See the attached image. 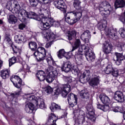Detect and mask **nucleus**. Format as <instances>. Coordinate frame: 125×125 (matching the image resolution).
Here are the masks:
<instances>
[{"label":"nucleus","mask_w":125,"mask_h":125,"mask_svg":"<svg viewBox=\"0 0 125 125\" xmlns=\"http://www.w3.org/2000/svg\"><path fill=\"white\" fill-rule=\"evenodd\" d=\"M51 26L58 28L60 27V21H55V20L51 17L50 14L47 22L43 23L40 27L41 30L42 31L41 32V34L43 35V38L45 39L46 41L47 42H48V41H51V40H54L56 38V35H55L53 32H51V30H49L48 31H46V30H48Z\"/></svg>","instance_id":"nucleus-1"},{"label":"nucleus","mask_w":125,"mask_h":125,"mask_svg":"<svg viewBox=\"0 0 125 125\" xmlns=\"http://www.w3.org/2000/svg\"><path fill=\"white\" fill-rule=\"evenodd\" d=\"M67 83L65 84H60L55 90L54 95L58 96L59 94H61L62 97L66 98L68 95V93L71 92V88L74 87L77 83L75 80H73V77H66L65 79Z\"/></svg>","instance_id":"nucleus-2"},{"label":"nucleus","mask_w":125,"mask_h":125,"mask_svg":"<svg viewBox=\"0 0 125 125\" xmlns=\"http://www.w3.org/2000/svg\"><path fill=\"white\" fill-rule=\"evenodd\" d=\"M47 74L43 70H39L36 74V77L40 82L45 81L48 83H51L52 82L57 78L58 72L56 68H53L52 66H49L47 69Z\"/></svg>","instance_id":"nucleus-3"},{"label":"nucleus","mask_w":125,"mask_h":125,"mask_svg":"<svg viewBox=\"0 0 125 125\" xmlns=\"http://www.w3.org/2000/svg\"><path fill=\"white\" fill-rule=\"evenodd\" d=\"M90 76V72L89 70H85L81 73L79 78V82L81 83H85V80L89 83V85L92 87L98 86L100 83V76L94 75L91 78Z\"/></svg>","instance_id":"nucleus-4"},{"label":"nucleus","mask_w":125,"mask_h":125,"mask_svg":"<svg viewBox=\"0 0 125 125\" xmlns=\"http://www.w3.org/2000/svg\"><path fill=\"white\" fill-rule=\"evenodd\" d=\"M77 35H78V31L74 28L68 30L66 33V38L69 42V43L72 45V49L70 51L72 53L73 51L77 49V48H81L83 45L81 46V40L77 39Z\"/></svg>","instance_id":"nucleus-5"},{"label":"nucleus","mask_w":125,"mask_h":125,"mask_svg":"<svg viewBox=\"0 0 125 125\" xmlns=\"http://www.w3.org/2000/svg\"><path fill=\"white\" fill-rule=\"evenodd\" d=\"M36 13L32 11L27 12L24 9H21L19 12L18 19L21 22H25L27 19H34Z\"/></svg>","instance_id":"nucleus-6"},{"label":"nucleus","mask_w":125,"mask_h":125,"mask_svg":"<svg viewBox=\"0 0 125 125\" xmlns=\"http://www.w3.org/2000/svg\"><path fill=\"white\" fill-rule=\"evenodd\" d=\"M82 15L80 16L79 14H73L72 12H68L65 15V21L69 25H74L78 21H80Z\"/></svg>","instance_id":"nucleus-7"},{"label":"nucleus","mask_w":125,"mask_h":125,"mask_svg":"<svg viewBox=\"0 0 125 125\" xmlns=\"http://www.w3.org/2000/svg\"><path fill=\"white\" fill-rule=\"evenodd\" d=\"M14 78L15 80H16L17 82H13V84L15 87L20 89V90L16 91L14 93H12L11 96L13 98H18L19 95H20L21 92H22V86L24 85V84L22 83V79L20 78L18 75H15Z\"/></svg>","instance_id":"nucleus-8"},{"label":"nucleus","mask_w":125,"mask_h":125,"mask_svg":"<svg viewBox=\"0 0 125 125\" xmlns=\"http://www.w3.org/2000/svg\"><path fill=\"white\" fill-rule=\"evenodd\" d=\"M103 5L104 8L102 7H100L99 8L100 14L102 16L108 17V16L110 15L111 11H113V8L111 6V4L106 1L103 2Z\"/></svg>","instance_id":"nucleus-9"},{"label":"nucleus","mask_w":125,"mask_h":125,"mask_svg":"<svg viewBox=\"0 0 125 125\" xmlns=\"http://www.w3.org/2000/svg\"><path fill=\"white\" fill-rule=\"evenodd\" d=\"M82 48H83L84 56L89 62H93L95 60V54L94 52L90 50L89 46L83 45Z\"/></svg>","instance_id":"nucleus-10"},{"label":"nucleus","mask_w":125,"mask_h":125,"mask_svg":"<svg viewBox=\"0 0 125 125\" xmlns=\"http://www.w3.org/2000/svg\"><path fill=\"white\" fill-rule=\"evenodd\" d=\"M50 15V12L48 11L47 10L45 9L44 12L43 14H41L39 15H37L36 14L35 16L34 17V20H36L37 21H41V23L40 26V28L41 29V26L42 25L43 23H45V22H47V21L49 19V16Z\"/></svg>","instance_id":"nucleus-11"},{"label":"nucleus","mask_w":125,"mask_h":125,"mask_svg":"<svg viewBox=\"0 0 125 125\" xmlns=\"http://www.w3.org/2000/svg\"><path fill=\"white\" fill-rule=\"evenodd\" d=\"M104 33L108 38L112 39V40H116L119 39V35L118 32L113 29L112 27H107L104 29Z\"/></svg>","instance_id":"nucleus-12"},{"label":"nucleus","mask_w":125,"mask_h":125,"mask_svg":"<svg viewBox=\"0 0 125 125\" xmlns=\"http://www.w3.org/2000/svg\"><path fill=\"white\" fill-rule=\"evenodd\" d=\"M53 4L56 8L60 9L64 14L67 12V5L63 0H55L53 2Z\"/></svg>","instance_id":"nucleus-13"},{"label":"nucleus","mask_w":125,"mask_h":125,"mask_svg":"<svg viewBox=\"0 0 125 125\" xmlns=\"http://www.w3.org/2000/svg\"><path fill=\"white\" fill-rule=\"evenodd\" d=\"M82 2L80 0H74L73 5L74 8L75 9V10L71 11L73 14H79L80 16H83V8L81 5Z\"/></svg>","instance_id":"nucleus-14"},{"label":"nucleus","mask_w":125,"mask_h":125,"mask_svg":"<svg viewBox=\"0 0 125 125\" xmlns=\"http://www.w3.org/2000/svg\"><path fill=\"white\" fill-rule=\"evenodd\" d=\"M73 55H74V54L72 53V51H70L69 52H66L64 49L60 50L58 52V57L59 59L65 57L67 60H69Z\"/></svg>","instance_id":"nucleus-15"},{"label":"nucleus","mask_w":125,"mask_h":125,"mask_svg":"<svg viewBox=\"0 0 125 125\" xmlns=\"http://www.w3.org/2000/svg\"><path fill=\"white\" fill-rule=\"evenodd\" d=\"M125 91H117L114 93L113 98L117 102L122 103L124 102Z\"/></svg>","instance_id":"nucleus-16"},{"label":"nucleus","mask_w":125,"mask_h":125,"mask_svg":"<svg viewBox=\"0 0 125 125\" xmlns=\"http://www.w3.org/2000/svg\"><path fill=\"white\" fill-rule=\"evenodd\" d=\"M29 2L32 7H36L39 4V3L49 5L52 2V0H29Z\"/></svg>","instance_id":"nucleus-17"},{"label":"nucleus","mask_w":125,"mask_h":125,"mask_svg":"<svg viewBox=\"0 0 125 125\" xmlns=\"http://www.w3.org/2000/svg\"><path fill=\"white\" fill-rule=\"evenodd\" d=\"M67 101L68 103H71V104H69V105L71 107H74L75 105H77L78 104V97L74 93H71L68 95Z\"/></svg>","instance_id":"nucleus-18"},{"label":"nucleus","mask_w":125,"mask_h":125,"mask_svg":"<svg viewBox=\"0 0 125 125\" xmlns=\"http://www.w3.org/2000/svg\"><path fill=\"white\" fill-rule=\"evenodd\" d=\"M91 38V35L90 34V31L88 30H86L81 36V39L85 43H88L89 42V40Z\"/></svg>","instance_id":"nucleus-19"},{"label":"nucleus","mask_w":125,"mask_h":125,"mask_svg":"<svg viewBox=\"0 0 125 125\" xmlns=\"http://www.w3.org/2000/svg\"><path fill=\"white\" fill-rule=\"evenodd\" d=\"M124 58L123 53L116 52L113 60L115 61L116 64L117 65V66H120V65L122 64V61H124Z\"/></svg>","instance_id":"nucleus-20"},{"label":"nucleus","mask_w":125,"mask_h":125,"mask_svg":"<svg viewBox=\"0 0 125 125\" xmlns=\"http://www.w3.org/2000/svg\"><path fill=\"white\" fill-rule=\"evenodd\" d=\"M24 110L26 113L32 114V113H34L37 111V107L32 103H28L25 104Z\"/></svg>","instance_id":"nucleus-21"},{"label":"nucleus","mask_w":125,"mask_h":125,"mask_svg":"<svg viewBox=\"0 0 125 125\" xmlns=\"http://www.w3.org/2000/svg\"><path fill=\"white\" fill-rule=\"evenodd\" d=\"M112 50H113V46L112 45L107 42L104 43L102 47V51L104 52V54H105V55L110 54Z\"/></svg>","instance_id":"nucleus-22"},{"label":"nucleus","mask_w":125,"mask_h":125,"mask_svg":"<svg viewBox=\"0 0 125 125\" xmlns=\"http://www.w3.org/2000/svg\"><path fill=\"white\" fill-rule=\"evenodd\" d=\"M72 68L73 65L69 62H63L61 66L62 71L65 73H69Z\"/></svg>","instance_id":"nucleus-23"},{"label":"nucleus","mask_w":125,"mask_h":125,"mask_svg":"<svg viewBox=\"0 0 125 125\" xmlns=\"http://www.w3.org/2000/svg\"><path fill=\"white\" fill-rule=\"evenodd\" d=\"M34 55L35 57H37L38 55L41 56V55H46V50L43 47H39L35 52L34 53Z\"/></svg>","instance_id":"nucleus-24"},{"label":"nucleus","mask_w":125,"mask_h":125,"mask_svg":"<svg viewBox=\"0 0 125 125\" xmlns=\"http://www.w3.org/2000/svg\"><path fill=\"white\" fill-rule=\"evenodd\" d=\"M80 96L84 102V103L87 102V101L89 100V93L85 90H82L80 92Z\"/></svg>","instance_id":"nucleus-25"},{"label":"nucleus","mask_w":125,"mask_h":125,"mask_svg":"<svg viewBox=\"0 0 125 125\" xmlns=\"http://www.w3.org/2000/svg\"><path fill=\"white\" fill-rule=\"evenodd\" d=\"M99 98L103 104L109 105L111 103V100H110L108 96L105 94H101L99 95Z\"/></svg>","instance_id":"nucleus-26"},{"label":"nucleus","mask_w":125,"mask_h":125,"mask_svg":"<svg viewBox=\"0 0 125 125\" xmlns=\"http://www.w3.org/2000/svg\"><path fill=\"white\" fill-rule=\"evenodd\" d=\"M83 46L79 48L77 54L75 55V59H77L79 61H82V60H83Z\"/></svg>","instance_id":"nucleus-27"},{"label":"nucleus","mask_w":125,"mask_h":125,"mask_svg":"<svg viewBox=\"0 0 125 125\" xmlns=\"http://www.w3.org/2000/svg\"><path fill=\"white\" fill-rule=\"evenodd\" d=\"M35 105L37 110L38 109V107H39L40 109H46V105L44 104V101L43 99L39 98Z\"/></svg>","instance_id":"nucleus-28"},{"label":"nucleus","mask_w":125,"mask_h":125,"mask_svg":"<svg viewBox=\"0 0 125 125\" xmlns=\"http://www.w3.org/2000/svg\"><path fill=\"white\" fill-rule=\"evenodd\" d=\"M125 1L124 0H115L114 2V7L115 9L123 8L125 7Z\"/></svg>","instance_id":"nucleus-29"},{"label":"nucleus","mask_w":125,"mask_h":125,"mask_svg":"<svg viewBox=\"0 0 125 125\" xmlns=\"http://www.w3.org/2000/svg\"><path fill=\"white\" fill-rule=\"evenodd\" d=\"M96 104L97 105V109L102 110V111H103L104 112H107V111L110 109V106H109V104H101L99 102H97Z\"/></svg>","instance_id":"nucleus-30"},{"label":"nucleus","mask_w":125,"mask_h":125,"mask_svg":"<svg viewBox=\"0 0 125 125\" xmlns=\"http://www.w3.org/2000/svg\"><path fill=\"white\" fill-rule=\"evenodd\" d=\"M17 21H18V19L14 15L10 14L8 15V22L9 24H11L12 25H14L17 23Z\"/></svg>","instance_id":"nucleus-31"},{"label":"nucleus","mask_w":125,"mask_h":125,"mask_svg":"<svg viewBox=\"0 0 125 125\" xmlns=\"http://www.w3.org/2000/svg\"><path fill=\"white\" fill-rule=\"evenodd\" d=\"M10 74V71L8 69H3L0 71V77L3 80H5L9 78Z\"/></svg>","instance_id":"nucleus-32"},{"label":"nucleus","mask_w":125,"mask_h":125,"mask_svg":"<svg viewBox=\"0 0 125 125\" xmlns=\"http://www.w3.org/2000/svg\"><path fill=\"white\" fill-rule=\"evenodd\" d=\"M85 122V118L83 115H81L78 118H76L75 123L76 125H83Z\"/></svg>","instance_id":"nucleus-33"},{"label":"nucleus","mask_w":125,"mask_h":125,"mask_svg":"<svg viewBox=\"0 0 125 125\" xmlns=\"http://www.w3.org/2000/svg\"><path fill=\"white\" fill-rule=\"evenodd\" d=\"M27 101H28V103H32L34 104V105H36L37 103L38 102V99L34 95H28L26 98Z\"/></svg>","instance_id":"nucleus-34"},{"label":"nucleus","mask_w":125,"mask_h":125,"mask_svg":"<svg viewBox=\"0 0 125 125\" xmlns=\"http://www.w3.org/2000/svg\"><path fill=\"white\" fill-rule=\"evenodd\" d=\"M28 46L31 51H36L38 48V44L34 41H30L28 42Z\"/></svg>","instance_id":"nucleus-35"},{"label":"nucleus","mask_w":125,"mask_h":125,"mask_svg":"<svg viewBox=\"0 0 125 125\" xmlns=\"http://www.w3.org/2000/svg\"><path fill=\"white\" fill-rule=\"evenodd\" d=\"M11 46L14 55H15V54L17 55H21L22 50L20 48H19V47H18L13 44H11Z\"/></svg>","instance_id":"nucleus-36"},{"label":"nucleus","mask_w":125,"mask_h":125,"mask_svg":"<svg viewBox=\"0 0 125 125\" xmlns=\"http://www.w3.org/2000/svg\"><path fill=\"white\" fill-rule=\"evenodd\" d=\"M24 39L25 38L22 35H16L14 37V40L16 43H22L24 42Z\"/></svg>","instance_id":"nucleus-37"},{"label":"nucleus","mask_w":125,"mask_h":125,"mask_svg":"<svg viewBox=\"0 0 125 125\" xmlns=\"http://www.w3.org/2000/svg\"><path fill=\"white\" fill-rule=\"evenodd\" d=\"M2 4H4L6 3V8L9 10V11H12L13 8H12V3L11 1H6V0H1Z\"/></svg>","instance_id":"nucleus-38"},{"label":"nucleus","mask_w":125,"mask_h":125,"mask_svg":"<svg viewBox=\"0 0 125 125\" xmlns=\"http://www.w3.org/2000/svg\"><path fill=\"white\" fill-rule=\"evenodd\" d=\"M50 109L52 112H54V111L57 110H61V106L58 105L55 103H52L50 106Z\"/></svg>","instance_id":"nucleus-39"},{"label":"nucleus","mask_w":125,"mask_h":125,"mask_svg":"<svg viewBox=\"0 0 125 125\" xmlns=\"http://www.w3.org/2000/svg\"><path fill=\"white\" fill-rule=\"evenodd\" d=\"M110 110L115 113H124V109L120 106H113L111 107Z\"/></svg>","instance_id":"nucleus-40"},{"label":"nucleus","mask_w":125,"mask_h":125,"mask_svg":"<svg viewBox=\"0 0 125 125\" xmlns=\"http://www.w3.org/2000/svg\"><path fill=\"white\" fill-rule=\"evenodd\" d=\"M113 66L111 64H108L105 68L104 69V71L105 74L109 75V74H111L112 72H113Z\"/></svg>","instance_id":"nucleus-41"},{"label":"nucleus","mask_w":125,"mask_h":125,"mask_svg":"<svg viewBox=\"0 0 125 125\" xmlns=\"http://www.w3.org/2000/svg\"><path fill=\"white\" fill-rule=\"evenodd\" d=\"M117 47L119 51H123V50H125V42H123L119 43L117 45Z\"/></svg>","instance_id":"nucleus-42"},{"label":"nucleus","mask_w":125,"mask_h":125,"mask_svg":"<svg viewBox=\"0 0 125 125\" xmlns=\"http://www.w3.org/2000/svg\"><path fill=\"white\" fill-rule=\"evenodd\" d=\"M44 91L47 94H50L53 92V88L49 85H47L44 88Z\"/></svg>","instance_id":"nucleus-43"},{"label":"nucleus","mask_w":125,"mask_h":125,"mask_svg":"<svg viewBox=\"0 0 125 125\" xmlns=\"http://www.w3.org/2000/svg\"><path fill=\"white\" fill-rule=\"evenodd\" d=\"M4 41L6 43H8V44H11V43H12V41L11 40V39H10V36L7 34L5 35Z\"/></svg>","instance_id":"nucleus-44"},{"label":"nucleus","mask_w":125,"mask_h":125,"mask_svg":"<svg viewBox=\"0 0 125 125\" xmlns=\"http://www.w3.org/2000/svg\"><path fill=\"white\" fill-rule=\"evenodd\" d=\"M21 9V6L18 3L15 4L14 10L16 13H18V18L19 15V13L20 12V10Z\"/></svg>","instance_id":"nucleus-45"},{"label":"nucleus","mask_w":125,"mask_h":125,"mask_svg":"<svg viewBox=\"0 0 125 125\" xmlns=\"http://www.w3.org/2000/svg\"><path fill=\"white\" fill-rule=\"evenodd\" d=\"M16 57L13 58V59H14V61L16 62V61L18 62V63H20V64H22V58L20 56V55H17Z\"/></svg>","instance_id":"nucleus-46"},{"label":"nucleus","mask_w":125,"mask_h":125,"mask_svg":"<svg viewBox=\"0 0 125 125\" xmlns=\"http://www.w3.org/2000/svg\"><path fill=\"white\" fill-rule=\"evenodd\" d=\"M107 27V24L104 23H101L98 25V29L100 31H104L106 27Z\"/></svg>","instance_id":"nucleus-47"},{"label":"nucleus","mask_w":125,"mask_h":125,"mask_svg":"<svg viewBox=\"0 0 125 125\" xmlns=\"http://www.w3.org/2000/svg\"><path fill=\"white\" fill-rule=\"evenodd\" d=\"M119 33L121 35V37L123 38V39H125V29L124 28H120L119 30Z\"/></svg>","instance_id":"nucleus-48"},{"label":"nucleus","mask_w":125,"mask_h":125,"mask_svg":"<svg viewBox=\"0 0 125 125\" xmlns=\"http://www.w3.org/2000/svg\"><path fill=\"white\" fill-rule=\"evenodd\" d=\"M73 115H74L73 119H75V120L79 118L80 116H82V115L80 114V111L79 110H74Z\"/></svg>","instance_id":"nucleus-49"},{"label":"nucleus","mask_w":125,"mask_h":125,"mask_svg":"<svg viewBox=\"0 0 125 125\" xmlns=\"http://www.w3.org/2000/svg\"><path fill=\"white\" fill-rule=\"evenodd\" d=\"M113 77H118L119 76V70L117 68H113L112 72H111Z\"/></svg>","instance_id":"nucleus-50"},{"label":"nucleus","mask_w":125,"mask_h":125,"mask_svg":"<svg viewBox=\"0 0 125 125\" xmlns=\"http://www.w3.org/2000/svg\"><path fill=\"white\" fill-rule=\"evenodd\" d=\"M40 56H41V57H39V59L37 58V62H43V60L45 59L46 55L44 56V55H40Z\"/></svg>","instance_id":"nucleus-51"},{"label":"nucleus","mask_w":125,"mask_h":125,"mask_svg":"<svg viewBox=\"0 0 125 125\" xmlns=\"http://www.w3.org/2000/svg\"><path fill=\"white\" fill-rule=\"evenodd\" d=\"M72 73L74 74L75 76H79V74L80 73V70H79V68H73L72 70Z\"/></svg>","instance_id":"nucleus-52"},{"label":"nucleus","mask_w":125,"mask_h":125,"mask_svg":"<svg viewBox=\"0 0 125 125\" xmlns=\"http://www.w3.org/2000/svg\"><path fill=\"white\" fill-rule=\"evenodd\" d=\"M46 61H47L48 64H49V62H53L54 61V60H53V58H52V57L50 56V57L46 58Z\"/></svg>","instance_id":"nucleus-53"},{"label":"nucleus","mask_w":125,"mask_h":125,"mask_svg":"<svg viewBox=\"0 0 125 125\" xmlns=\"http://www.w3.org/2000/svg\"><path fill=\"white\" fill-rule=\"evenodd\" d=\"M26 27V25L24 23H20L19 25V29L20 30H24V28Z\"/></svg>","instance_id":"nucleus-54"},{"label":"nucleus","mask_w":125,"mask_h":125,"mask_svg":"<svg viewBox=\"0 0 125 125\" xmlns=\"http://www.w3.org/2000/svg\"><path fill=\"white\" fill-rule=\"evenodd\" d=\"M13 59V58L9 60V67H11L12 65H13V64H14L16 62L15 61L14 62H13V61H14V59Z\"/></svg>","instance_id":"nucleus-55"},{"label":"nucleus","mask_w":125,"mask_h":125,"mask_svg":"<svg viewBox=\"0 0 125 125\" xmlns=\"http://www.w3.org/2000/svg\"><path fill=\"white\" fill-rule=\"evenodd\" d=\"M68 113L66 112H64L63 114H62L61 116V119H64V121H66V119H67V115Z\"/></svg>","instance_id":"nucleus-56"},{"label":"nucleus","mask_w":125,"mask_h":125,"mask_svg":"<svg viewBox=\"0 0 125 125\" xmlns=\"http://www.w3.org/2000/svg\"><path fill=\"white\" fill-rule=\"evenodd\" d=\"M51 42H48L45 44V47H46V48H49V47H50V46H51Z\"/></svg>","instance_id":"nucleus-57"},{"label":"nucleus","mask_w":125,"mask_h":125,"mask_svg":"<svg viewBox=\"0 0 125 125\" xmlns=\"http://www.w3.org/2000/svg\"><path fill=\"white\" fill-rule=\"evenodd\" d=\"M3 64V62L0 60V69H1V67H2V65Z\"/></svg>","instance_id":"nucleus-58"},{"label":"nucleus","mask_w":125,"mask_h":125,"mask_svg":"<svg viewBox=\"0 0 125 125\" xmlns=\"http://www.w3.org/2000/svg\"><path fill=\"white\" fill-rule=\"evenodd\" d=\"M28 125H35V122H33V121L31 120L30 123L28 124Z\"/></svg>","instance_id":"nucleus-59"},{"label":"nucleus","mask_w":125,"mask_h":125,"mask_svg":"<svg viewBox=\"0 0 125 125\" xmlns=\"http://www.w3.org/2000/svg\"><path fill=\"white\" fill-rule=\"evenodd\" d=\"M30 66L27 65L26 67V70H27V72H31V71H30Z\"/></svg>","instance_id":"nucleus-60"},{"label":"nucleus","mask_w":125,"mask_h":125,"mask_svg":"<svg viewBox=\"0 0 125 125\" xmlns=\"http://www.w3.org/2000/svg\"><path fill=\"white\" fill-rule=\"evenodd\" d=\"M92 33L93 34V35H95L96 34V31L94 30V31L92 32Z\"/></svg>","instance_id":"nucleus-61"},{"label":"nucleus","mask_w":125,"mask_h":125,"mask_svg":"<svg viewBox=\"0 0 125 125\" xmlns=\"http://www.w3.org/2000/svg\"><path fill=\"white\" fill-rule=\"evenodd\" d=\"M1 86H2V84H1V82L0 81V88Z\"/></svg>","instance_id":"nucleus-62"},{"label":"nucleus","mask_w":125,"mask_h":125,"mask_svg":"<svg viewBox=\"0 0 125 125\" xmlns=\"http://www.w3.org/2000/svg\"><path fill=\"white\" fill-rule=\"evenodd\" d=\"M122 113H123V116L125 117V111H123V112Z\"/></svg>","instance_id":"nucleus-63"},{"label":"nucleus","mask_w":125,"mask_h":125,"mask_svg":"<svg viewBox=\"0 0 125 125\" xmlns=\"http://www.w3.org/2000/svg\"><path fill=\"white\" fill-rule=\"evenodd\" d=\"M10 81L11 82H12V83H14L13 81H12V78H10Z\"/></svg>","instance_id":"nucleus-64"}]
</instances>
